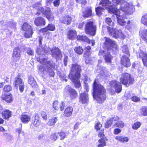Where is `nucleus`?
<instances>
[{"mask_svg": "<svg viewBox=\"0 0 147 147\" xmlns=\"http://www.w3.org/2000/svg\"><path fill=\"white\" fill-rule=\"evenodd\" d=\"M82 71L81 66L80 65L77 63L71 64L69 77L76 88H79L81 86L79 79Z\"/></svg>", "mask_w": 147, "mask_h": 147, "instance_id": "obj_1", "label": "nucleus"}, {"mask_svg": "<svg viewBox=\"0 0 147 147\" xmlns=\"http://www.w3.org/2000/svg\"><path fill=\"white\" fill-rule=\"evenodd\" d=\"M93 89L94 98L98 103L103 102L106 98V90L102 85L96 83V80L93 83Z\"/></svg>", "mask_w": 147, "mask_h": 147, "instance_id": "obj_2", "label": "nucleus"}, {"mask_svg": "<svg viewBox=\"0 0 147 147\" xmlns=\"http://www.w3.org/2000/svg\"><path fill=\"white\" fill-rule=\"evenodd\" d=\"M113 1L117 4L120 3V9L125 13L131 14L135 10L134 6L131 3H129L123 0H112Z\"/></svg>", "mask_w": 147, "mask_h": 147, "instance_id": "obj_3", "label": "nucleus"}, {"mask_svg": "<svg viewBox=\"0 0 147 147\" xmlns=\"http://www.w3.org/2000/svg\"><path fill=\"white\" fill-rule=\"evenodd\" d=\"M39 61L43 65H46L47 68H42V66H40L39 68V70L40 71H42L45 70L46 71L49 73V75L53 77L54 76V73L53 71L51 68L49 67V66L51 67H53L54 65V63L52 61H51L48 60L47 58H42V59L39 58Z\"/></svg>", "mask_w": 147, "mask_h": 147, "instance_id": "obj_4", "label": "nucleus"}, {"mask_svg": "<svg viewBox=\"0 0 147 147\" xmlns=\"http://www.w3.org/2000/svg\"><path fill=\"white\" fill-rule=\"evenodd\" d=\"M41 6V5L40 3L37 2L34 5L33 7L43 13L49 21L53 20L54 17L50 9L47 8V9L44 10Z\"/></svg>", "mask_w": 147, "mask_h": 147, "instance_id": "obj_5", "label": "nucleus"}, {"mask_svg": "<svg viewBox=\"0 0 147 147\" xmlns=\"http://www.w3.org/2000/svg\"><path fill=\"white\" fill-rule=\"evenodd\" d=\"M111 1L109 0H101L99 4L101 5L103 7L108 10V12L111 13H113L118 15L119 14V11L117 9V7L115 6L111 5Z\"/></svg>", "mask_w": 147, "mask_h": 147, "instance_id": "obj_6", "label": "nucleus"}, {"mask_svg": "<svg viewBox=\"0 0 147 147\" xmlns=\"http://www.w3.org/2000/svg\"><path fill=\"white\" fill-rule=\"evenodd\" d=\"M85 30L86 34L93 36L96 34V27L92 21H89L85 25Z\"/></svg>", "mask_w": 147, "mask_h": 147, "instance_id": "obj_7", "label": "nucleus"}, {"mask_svg": "<svg viewBox=\"0 0 147 147\" xmlns=\"http://www.w3.org/2000/svg\"><path fill=\"white\" fill-rule=\"evenodd\" d=\"M120 80L121 82L127 86L132 84L134 81V79L127 73L122 74L120 77Z\"/></svg>", "mask_w": 147, "mask_h": 147, "instance_id": "obj_8", "label": "nucleus"}, {"mask_svg": "<svg viewBox=\"0 0 147 147\" xmlns=\"http://www.w3.org/2000/svg\"><path fill=\"white\" fill-rule=\"evenodd\" d=\"M13 84L15 87L18 89L19 88L20 92H22L24 89V85L23 80L20 77V76H18L14 79Z\"/></svg>", "mask_w": 147, "mask_h": 147, "instance_id": "obj_9", "label": "nucleus"}, {"mask_svg": "<svg viewBox=\"0 0 147 147\" xmlns=\"http://www.w3.org/2000/svg\"><path fill=\"white\" fill-rule=\"evenodd\" d=\"M23 30L25 31L24 36L27 38L31 37L33 33L32 26L27 23H25L22 26Z\"/></svg>", "mask_w": 147, "mask_h": 147, "instance_id": "obj_10", "label": "nucleus"}, {"mask_svg": "<svg viewBox=\"0 0 147 147\" xmlns=\"http://www.w3.org/2000/svg\"><path fill=\"white\" fill-rule=\"evenodd\" d=\"M109 85L112 89L114 88L115 89L117 92L119 93L121 91V85L119 82L116 80L112 81L109 83Z\"/></svg>", "mask_w": 147, "mask_h": 147, "instance_id": "obj_11", "label": "nucleus"}, {"mask_svg": "<svg viewBox=\"0 0 147 147\" xmlns=\"http://www.w3.org/2000/svg\"><path fill=\"white\" fill-rule=\"evenodd\" d=\"M98 55L100 56L103 55L106 62L110 63L112 59V57L108 51L101 50L99 53Z\"/></svg>", "mask_w": 147, "mask_h": 147, "instance_id": "obj_12", "label": "nucleus"}, {"mask_svg": "<svg viewBox=\"0 0 147 147\" xmlns=\"http://www.w3.org/2000/svg\"><path fill=\"white\" fill-rule=\"evenodd\" d=\"M105 45L107 46L109 45L110 49L113 48L116 49L117 48V45L115 44L114 41L111 40L110 38L105 37H104Z\"/></svg>", "mask_w": 147, "mask_h": 147, "instance_id": "obj_13", "label": "nucleus"}, {"mask_svg": "<svg viewBox=\"0 0 147 147\" xmlns=\"http://www.w3.org/2000/svg\"><path fill=\"white\" fill-rule=\"evenodd\" d=\"M136 54L138 56L142 58L144 65L147 67V54L139 50Z\"/></svg>", "mask_w": 147, "mask_h": 147, "instance_id": "obj_14", "label": "nucleus"}, {"mask_svg": "<svg viewBox=\"0 0 147 147\" xmlns=\"http://www.w3.org/2000/svg\"><path fill=\"white\" fill-rule=\"evenodd\" d=\"M65 106L63 102H59L57 101H55L53 103V107L55 110H58L59 109L61 111L63 110L64 107Z\"/></svg>", "mask_w": 147, "mask_h": 147, "instance_id": "obj_15", "label": "nucleus"}, {"mask_svg": "<svg viewBox=\"0 0 147 147\" xmlns=\"http://www.w3.org/2000/svg\"><path fill=\"white\" fill-rule=\"evenodd\" d=\"M128 56L123 55L121 59V64L126 67H129L131 64L130 61V59L129 58Z\"/></svg>", "mask_w": 147, "mask_h": 147, "instance_id": "obj_16", "label": "nucleus"}, {"mask_svg": "<svg viewBox=\"0 0 147 147\" xmlns=\"http://www.w3.org/2000/svg\"><path fill=\"white\" fill-rule=\"evenodd\" d=\"M65 90H67L69 93V96L71 99L76 98L78 96L77 92L74 89L70 87H66Z\"/></svg>", "mask_w": 147, "mask_h": 147, "instance_id": "obj_17", "label": "nucleus"}, {"mask_svg": "<svg viewBox=\"0 0 147 147\" xmlns=\"http://www.w3.org/2000/svg\"><path fill=\"white\" fill-rule=\"evenodd\" d=\"M52 56L56 59L59 58L61 57V53L58 48H52L51 50Z\"/></svg>", "mask_w": 147, "mask_h": 147, "instance_id": "obj_18", "label": "nucleus"}, {"mask_svg": "<svg viewBox=\"0 0 147 147\" xmlns=\"http://www.w3.org/2000/svg\"><path fill=\"white\" fill-rule=\"evenodd\" d=\"M78 40H81L83 42H86L90 44L91 42L92 46H94L95 44V41L94 40H92L91 41L88 39L86 36H77Z\"/></svg>", "mask_w": 147, "mask_h": 147, "instance_id": "obj_19", "label": "nucleus"}, {"mask_svg": "<svg viewBox=\"0 0 147 147\" xmlns=\"http://www.w3.org/2000/svg\"><path fill=\"white\" fill-rule=\"evenodd\" d=\"M20 51L18 47L15 48L13 50V60H18L20 57Z\"/></svg>", "mask_w": 147, "mask_h": 147, "instance_id": "obj_20", "label": "nucleus"}, {"mask_svg": "<svg viewBox=\"0 0 147 147\" xmlns=\"http://www.w3.org/2000/svg\"><path fill=\"white\" fill-rule=\"evenodd\" d=\"M1 98L2 100H5L7 103L11 102L13 100L12 96L11 94H2Z\"/></svg>", "mask_w": 147, "mask_h": 147, "instance_id": "obj_21", "label": "nucleus"}, {"mask_svg": "<svg viewBox=\"0 0 147 147\" xmlns=\"http://www.w3.org/2000/svg\"><path fill=\"white\" fill-rule=\"evenodd\" d=\"M88 94L86 93L80 94L79 101L82 104L87 103L89 102Z\"/></svg>", "mask_w": 147, "mask_h": 147, "instance_id": "obj_22", "label": "nucleus"}, {"mask_svg": "<svg viewBox=\"0 0 147 147\" xmlns=\"http://www.w3.org/2000/svg\"><path fill=\"white\" fill-rule=\"evenodd\" d=\"M34 23L37 26L45 25V20L42 17L36 18L34 20Z\"/></svg>", "mask_w": 147, "mask_h": 147, "instance_id": "obj_23", "label": "nucleus"}, {"mask_svg": "<svg viewBox=\"0 0 147 147\" xmlns=\"http://www.w3.org/2000/svg\"><path fill=\"white\" fill-rule=\"evenodd\" d=\"M116 16L117 18L118 23L121 25H124L126 21H124L123 18H125L124 15H120V13L119 11V14L118 15L114 14Z\"/></svg>", "mask_w": 147, "mask_h": 147, "instance_id": "obj_24", "label": "nucleus"}, {"mask_svg": "<svg viewBox=\"0 0 147 147\" xmlns=\"http://www.w3.org/2000/svg\"><path fill=\"white\" fill-rule=\"evenodd\" d=\"M71 18L68 16H65L61 18L60 20L61 22L67 25L71 23Z\"/></svg>", "mask_w": 147, "mask_h": 147, "instance_id": "obj_25", "label": "nucleus"}, {"mask_svg": "<svg viewBox=\"0 0 147 147\" xmlns=\"http://www.w3.org/2000/svg\"><path fill=\"white\" fill-rule=\"evenodd\" d=\"M113 37L116 38H120L122 39H124L125 37V36L122 32L121 31V30H116V32L115 33V34L113 35Z\"/></svg>", "mask_w": 147, "mask_h": 147, "instance_id": "obj_26", "label": "nucleus"}, {"mask_svg": "<svg viewBox=\"0 0 147 147\" xmlns=\"http://www.w3.org/2000/svg\"><path fill=\"white\" fill-rule=\"evenodd\" d=\"M32 123L35 127H37L39 126L40 124V121L39 117L37 114H36L33 118Z\"/></svg>", "mask_w": 147, "mask_h": 147, "instance_id": "obj_27", "label": "nucleus"}, {"mask_svg": "<svg viewBox=\"0 0 147 147\" xmlns=\"http://www.w3.org/2000/svg\"><path fill=\"white\" fill-rule=\"evenodd\" d=\"M31 118L30 115L25 114H22L20 116V119L24 123H27L30 120Z\"/></svg>", "mask_w": 147, "mask_h": 147, "instance_id": "obj_28", "label": "nucleus"}, {"mask_svg": "<svg viewBox=\"0 0 147 147\" xmlns=\"http://www.w3.org/2000/svg\"><path fill=\"white\" fill-rule=\"evenodd\" d=\"M141 38L145 41L147 42V30H141L140 32Z\"/></svg>", "mask_w": 147, "mask_h": 147, "instance_id": "obj_29", "label": "nucleus"}, {"mask_svg": "<svg viewBox=\"0 0 147 147\" xmlns=\"http://www.w3.org/2000/svg\"><path fill=\"white\" fill-rule=\"evenodd\" d=\"M73 111L72 107H68L65 110L64 112L65 115L67 117H70L72 114Z\"/></svg>", "mask_w": 147, "mask_h": 147, "instance_id": "obj_30", "label": "nucleus"}, {"mask_svg": "<svg viewBox=\"0 0 147 147\" xmlns=\"http://www.w3.org/2000/svg\"><path fill=\"white\" fill-rule=\"evenodd\" d=\"M2 116L5 119H8L11 116V112L7 109L2 113Z\"/></svg>", "mask_w": 147, "mask_h": 147, "instance_id": "obj_31", "label": "nucleus"}, {"mask_svg": "<svg viewBox=\"0 0 147 147\" xmlns=\"http://www.w3.org/2000/svg\"><path fill=\"white\" fill-rule=\"evenodd\" d=\"M58 120L57 117H52L49 119L47 123V125L50 126H53Z\"/></svg>", "mask_w": 147, "mask_h": 147, "instance_id": "obj_32", "label": "nucleus"}, {"mask_svg": "<svg viewBox=\"0 0 147 147\" xmlns=\"http://www.w3.org/2000/svg\"><path fill=\"white\" fill-rule=\"evenodd\" d=\"M92 14V10L89 7L86 8L85 11L83 12V16L84 17H88L90 16Z\"/></svg>", "mask_w": 147, "mask_h": 147, "instance_id": "obj_33", "label": "nucleus"}, {"mask_svg": "<svg viewBox=\"0 0 147 147\" xmlns=\"http://www.w3.org/2000/svg\"><path fill=\"white\" fill-rule=\"evenodd\" d=\"M76 36V31L71 30L68 32V38L69 39H74Z\"/></svg>", "mask_w": 147, "mask_h": 147, "instance_id": "obj_34", "label": "nucleus"}, {"mask_svg": "<svg viewBox=\"0 0 147 147\" xmlns=\"http://www.w3.org/2000/svg\"><path fill=\"white\" fill-rule=\"evenodd\" d=\"M107 140V138L101 139L98 140L99 144L97 145L98 147H103L106 146V141Z\"/></svg>", "mask_w": 147, "mask_h": 147, "instance_id": "obj_35", "label": "nucleus"}, {"mask_svg": "<svg viewBox=\"0 0 147 147\" xmlns=\"http://www.w3.org/2000/svg\"><path fill=\"white\" fill-rule=\"evenodd\" d=\"M121 50L123 53L127 55V56H130L129 50L127 45H123L121 48Z\"/></svg>", "mask_w": 147, "mask_h": 147, "instance_id": "obj_36", "label": "nucleus"}, {"mask_svg": "<svg viewBox=\"0 0 147 147\" xmlns=\"http://www.w3.org/2000/svg\"><path fill=\"white\" fill-rule=\"evenodd\" d=\"M29 82L32 86L33 88H34L36 86V82L34 80V78L32 76H30L28 80Z\"/></svg>", "mask_w": 147, "mask_h": 147, "instance_id": "obj_37", "label": "nucleus"}, {"mask_svg": "<svg viewBox=\"0 0 147 147\" xmlns=\"http://www.w3.org/2000/svg\"><path fill=\"white\" fill-rule=\"evenodd\" d=\"M38 140L44 142L47 141V137L46 135L44 133H42L38 136Z\"/></svg>", "mask_w": 147, "mask_h": 147, "instance_id": "obj_38", "label": "nucleus"}, {"mask_svg": "<svg viewBox=\"0 0 147 147\" xmlns=\"http://www.w3.org/2000/svg\"><path fill=\"white\" fill-rule=\"evenodd\" d=\"M0 24L1 25L3 26H9L10 27H12L13 26L11 25V24L13 25V26L16 25V23H13L12 22H9L7 21H1L0 22Z\"/></svg>", "mask_w": 147, "mask_h": 147, "instance_id": "obj_39", "label": "nucleus"}, {"mask_svg": "<svg viewBox=\"0 0 147 147\" xmlns=\"http://www.w3.org/2000/svg\"><path fill=\"white\" fill-rule=\"evenodd\" d=\"M141 113L144 116H147V107L143 106L140 109Z\"/></svg>", "mask_w": 147, "mask_h": 147, "instance_id": "obj_40", "label": "nucleus"}, {"mask_svg": "<svg viewBox=\"0 0 147 147\" xmlns=\"http://www.w3.org/2000/svg\"><path fill=\"white\" fill-rule=\"evenodd\" d=\"M113 28L114 29H113L112 28H111L110 27L108 26L107 27V29L109 34L110 35L113 36V35L115 34V33L116 32V29L113 27Z\"/></svg>", "mask_w": 147, "mask_h": 147, "instance_id": "obj_41", "label": "nucleus"}, {"mask_svg": "<svg viewBox=\"0 0 147 147\" xmlns=\"http://www.w3.org/2000/svg\"><path fill=\"white\" fill-rule=\"evenodd\" d=\"M105 22L109 25L113 27L114 25V23L112 22L111 18H106L105 19Z\"/></svg>", "mask_w": 147, "mask_h": 147, "instance_id": "obj_42", "label": "nucleus"}, {"mask_svg": "<svg viewBox=\"0 0 147 147\" xmlns=\"http://www.w3.org/2000/svg\"><path fill=\"white\" fill-rule=\"evenodd\" d=\"M124 125V123L121 121H119L116 122L114 125V127L122 128Z\"/></svg>", "mask_w": 147, "mask_h": 147, "instance_id": "obj_43", "label": "nucleus"}, {"mask_svg": "<svg viewBox=\"0 0 147 147\" xmlns=\"http://www.w3.org/2000/svg\"><path fill=\"white\" fill-rule=\"evenodd\" d=\"M141 22L142 24L147 26V14H146L142 16Z\"/></svg>", "mask_w": 147, "mask_h": 147, "instance_id": "obj_44", "label": "nucleus"}, {"mask_svg": "<svg viewBox=\"0 0 147 147\" xmlns=\"http://www.w3.org/2000/svg\"><path fill=\"white\" fill-rule=\"evenodd\" d=\"M58 133H54L51 134L50 137V138L53 141H55L58 138Z\"/></svg>", "mask_w": 147, "mask_h": 147, "instance_id": "obj_45", "label": "nucleus"}, {"mask_svg": "<svg viewBox=\"0 0 147 147\" xmlns=\"http://www.w3.org/2000/svg\"><path fill=\"white\" fill-rule=\"evenodd\" d=\"M75 51L78 54H81L83 52V49L82 47L79 46L76 47L74 49Z\"/></svg>", "mask_w": 147, "mask_h": 147, "instance_id": "obj_46", "label": "nucleus"}, {"mask_svg": "<svg viewBox=\"0 0 147 147\" xmlns=\"http://www.w3.org/2000/svg\"><path fill=\"white\" fill-rule=\"evenodd\" d=\"M104 9L101 7H98L96 8V14L99 16L101 14L102 12L103 11Z\"/></svg>", "mask_w": 147, "mask_h": 147, "instance_id": "obj_47", "label": "nucleus"}, {"mask_svg": "<svg viewBox=\"0 0 147 147\" xmlns=\"http://www.w3.org/2000/svg\"><path fill=\"white\" fill-rule=\"evenodd\" d=\"M141 125V123L140 122H136L133 125L132 128L134 129L137 130L140 127Z\"/></svg>", "mask_w": 147, "mask_h": 147, "instance_id": "obj_48", "label": "nucleus"}, {"mask_svg": "<svg viewBox=\"0 0 147 147\" xmlns=\"http://www.w3.org/2000/svg\"><path fill=\"white\" fill-rule=\"evenodd\" d=\"M58 136H59L60 138V140H64L66 136V134L65 133L63 132H58Z\"/></svg>", "mask_w": 147, "mask_h": 147, "instance_id": "obj_49", "label": "nucleus"}, {"mask_svg": "<svg viewBox=\"0 0 147 147\" xmlns=\"http://www.w3.org/2000/svg\"><path fill=\"white\" fill-rule=\"evenodd\" d=\"M36 53L39 55H45L46 53V51L42 49H38L36 51Z\"/></svg>", "mask_w": 147, "mask_h": 147, "instance_id": "obj_50", "label": "nucleus"}, {"mask_svg": "<svg viewBox=\"0 0 147 147\" xmlns=\"http://www.w3.org/2000/svg\"><path fill=\"white\" fill-rule=\"evenodd\" d=\"M98 136L100 137L101 139H105V138H106L104 134L103 130H102L98 132Z\"/></svg>", "mask_w": 147, "mask_h": 147, "instance_id": "obj_51", "label": "nucleus"}, {"mask_svg": "<svg viewBox=\"0 0 147 147\" xmlns=\"http://www.w3.org/2000/svg\"><path fill=\"white\" fill-rule=\"evenodd\" d=\"M47 28L50 30H54L55 29V26L52 24H49L47 27Z\"/></svg>", "mask_w": 147, "mask_h": 147, "instance_id": "obj_52", "label": "nucleus"}, {"mask_svg": "<svg viewBox=\"0 0 147 147\" xmlns=\"http://www.w3.org/2000/svg\"><path fill=\"white\" fill-rule=\"evenodd\" d=\"M112 120L111 119H109L106 122L105 124V127L106 128H109L112 123Z\"/></svg>", "mask_w": 147, "mask_h": 147, "instance_id": "obj_53", "label": "nucleus"}, {"mask_svg": "<svg viewBox=\"0 0 147 147\" xmlns=\"http://www.w3.org/2000/svg\"><path fill=\"white\" fill-rule=\"evenodd\" d=\"M12 90V87L9 85H6L4 88V90L5 91L9 92Z\"/></svg>", "mask_w": 147, "mask_h": 147, "instance_id": "obj_54", "label": "nucleus"}, {"mask_svg": "<svg viewBox=\"0 0 147 147\" xmlns=\"http://www.w3.org/2000/svg\"><path fill=\"white\" fill-rule=\"evenodd\" d=\"M41 116L44 120H46L47 119V115L45 112L44 111L42 112Z\"/></svg>", "mask_w": 147, "mask_h": 147, "instance_id": "obj_55", "label": "nucleus"}, {"mask_svg": "<svg viewBox=\"0 0 147 147\" xmlns=\"http://www.w3.org/2000/svg\"><path fill=\"white\" fill-rule=\"evenodd\" d=\"M26 52L28 54L30 55H32L34 53L33 51L30 48H27Z\"/></svg>", "mask_w": 147, "mask_h": 147, "instance_id": "obj_56", "label": "nucleus"}, {"mask_svg": "<svg viewBox=\"0 0 147 147\" xmlns=\"http://www.w3.org/2000/svg\"><path fill=\"white\" fill-rule=\"evenodd\" d=\"M131 99L132 101L135 102H137L140 100V98L136 96H133L131 98Z\"/></svg>", "mask_w": 147, "mask_h": 147, "instance_id": "obj_57", "label": "nucleus"}, {"mask_svg": "<svg viewBox=\"0 0 147 147\" xmlns=\"http://www.w3.org/2000/svg\"><path fill=\"white\" fill-rule=\"evenodd\" d=\"M102 127L101 124L99 122H98L95 125V128L97 130H100Z\"/></svg>", "mask_w": 147, "mask_h": 147, "instance_id": "obj_58", "label": "nucleus"}, {"mask_svg": "<svg viewBox=\"0 0 147 147\" xmlns=\"http://www.w3.org/2000/svg\"><path fill=\"white\" fill-rule=\"evenodd\" d=\"M121 142L125 143L129 141L128 138L126 137L123 136L122 138Z\"/></svg>", "mask_w": 147, "mask_h": 147, "instance_id": "obj_59", "label": "nucleus"}, {"mask_svg": "<svg viewBox=\"0 0 147 147\" xmlns=\"http://www.w3.org/2000/svg\"><path fill=\"white\" fill-rule=\"evenodd\" d=\"M121 131V130L118 128L115 129L113 131L114 134H119Z\"/></svg>", "mask_w": 147, "mask_h": 147, "instance_id": "obj_60", "label": "nucleus"}, {"mask_svg": "<svg viewBox=\"0 0 147 147\" xmlns=\"http://www.w3.org/2000/svg\"><path fill=\"white\" fill-rule=\"evenodd\" d=\"M122 137L123 136H117L115 137V139L118 141L121 142Z\"/></svg>", "mask_w": 147, "mask_h": 147, "instance_id": "obj_61", "label": "nucleus"}, {"mask_svg": "<svg viewBox=\"0 0 147 147\" xmlns=\"http://www.w3.org/2000/svg\"><path fill=\"white\" fill-rule=\"evenodd\" d=\"M60 3L59 0H56L53 2L54 5L55 6H59Z\"/></svg>", "mask_w": 147, "mask_h": 147, "instance_id": "obj_62", "label": "nucleus"}, {"mask_svg": "<svg viewBox=\"0 0 147 147\" xmlns=\"http://www.w3.org/2000/svg\"><path fill=\"white\" fill-rule=\"evenodd\" d=\"M68 57L67 56H65L64 58L63 61L64 65L65 66L67 65V61Z\"/></svg>", "mask_w": 147, "mask_h": 147, "instance_id": "obj_63", "label": "nucleus"}, {"mask_svg": "<svg viewBox=\"0 0 147 147\" xmlns=\"http://www.w3.org/2000/svg\"><path fill=\"white\" fill-rule=\"evenodd\" d=\"M76 2L80 3L85 4L86 1L85 0H76Z\"/></svg>", "mask_w": 147, "mask_h": 147, "instance_id": "obj_64", "label": "nucleus"}]
</instances>
